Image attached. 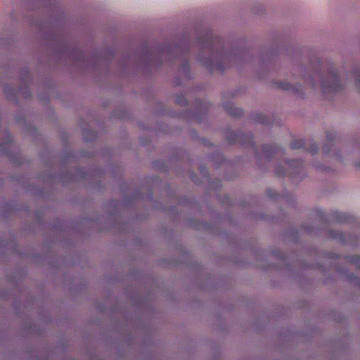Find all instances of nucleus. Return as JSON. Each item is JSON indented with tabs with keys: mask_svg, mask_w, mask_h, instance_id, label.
<instances>
[{
	"mask_svg": "<svg viewBox=\"0 0 360 360\" xmlns=\"http://www.w3.org/2000/svg\"><path fill=\"white\" fill-rule=\"evenodd\" d=\"M321 87L324 93H337L342 89L339 75L335 68H330L326 77L321 78Z\"/></svg>",
	"mask_w": 360,
	"mask_h": 360,
	"instance_id": "obj_1",
	"label": "nucleus"
},
{
	"mask_svg": "<svg viewBox=\"0 0 360 360\" xmlns=\"http://www.w3.org/2000/svg\"><path fill=\"white\" fill-rule=\"evenodd\" d=\"M219 39L212 36H209L203 43V51H208L210 54L211 58L207 61H205L206 65L213 69L215 65L212 63V58L214 56H219L222 57V53L217 49L218 44H219Z\"/></svg>",
	"mask_w": 360,
	"mask_h": 360,
	"instance_id": "obj_2",
	"label": "nucleus"
},
{
	"mask_svg": "<svg viewBox=\"0 0 360 360\" xmlns=\"http://www.w3.org/2000/svg\"><path fill=\"white\" fill-rule=\"evenodd\" d=\"M333 219L339 223H348L351 217L345 213L335 212L333 214Z\"/></svg>",
	"mask_w": 360,
	"mask_h": 360,
	"instance_id": "obj_3",
	"label": "nucleus"
},
{
	"mask_svg": "<svg viewBox=\"0 0 360 360\" xmlns=\"http://www.w3.org/2000/svg\"><path fill=\"white\" fill-rule=\"evenodd\" d=\"M225 110L227 113L233 117H240L243 115V110L240 108H236L233 105H226Z\"/></svg>",
	"mask_w": 360,
	"mask_h": 360,
	"instance_id": "obj_4",
	"label": "nucleus"
},
{
	"mask_svg": "<svg viewBox=\"0 0 360 360\" xmlns=\"http://www.w3.org/2000/svg\"><path fill=\"white\" fill-rule=\"evenodd\" d=\"M305 143L302 139H295L291 143L292 149H300L304 146Z\"/></svg>",
	"mask_w": 360,
	"mask_h": 360,
	"instance_id": "obj_5",
	"label": "nucleus"
},
{
	"mask_svg": "<svg viewBox=\"0 0 360 360\" xmlns=\"http://www.w3.org/2000/svg\"><path fill=\"white\" fill-rule=\"evenodd\" d=\"M269 147H268L266 146H265L264 147V150L265 151V153H266V156L267 157H271L274 154L277 153L278 148H274L273 149L271 148V149L269 150Z\"/></svg>",
	"mask_w": 360,
	"mask_h": 360,
	"instance_id": "obj_6",
	"label": "nucleus"
},
{
	"mask_svg": "<svg viewBox=\"0 0 360 360\" xmlns=\"http://www.w3.org/2000/svg\"><path fill=\"white\" fill-rule=\"evenodd\" d=\"M176 102L180 105H186L187 103V100L184 96L179 95L176 98Z\"/></svg>",
	"mask_w": 360,
	"mask_h": 360,
	"instance_id": "obj_7",
	"label": "nucleus"
},
{
	"mask_svg": "<svg viewBox=\"0 0 360 360\" xmlns=\"http://www.w3.org/2000/svg\"><path fill=\"white\" fill-rule=\"evenodd\" d=\"M349 261L355 264L356 266H359L360 263V257L358 255H353L349 257Z\"/></svg>",
	"mask_w": 360,
	"mask_h": 360,
	"instance_id": "obj_8",
	"label": "nucleus"
},
{
	"mask_svg": "<svg viewBox=\"0 0 360 360\" xmlns=\"http://www.w3.org/2000/svg\"><path fill=\"white\" fill-rule=\"evenodd\" d=\"M278 86L282 89L288 90L290 89L291 85L288 82H282L279 83Z\"/></svg>",
	"mask_w": 360,
	"mask_h": 360,
	"instance_id": "obj_9",
	"label": "nucleus"
},
{
	"mask_svg": "<svg viewBox=\"0 0 360 360\" xmlns=\"http://www.w3.org/2000/svg\"><path fill=\"white\" fill-rule=\"evenodd\" d=\"M335 134L333 131H328L326 133V139L328 142H331L334 140Z\"/></svg>",
	"mask_w": 360,
	"mask_h": 360,
	"instance_id": "obj_10",
	"label": "nucleus"
},
{
	"mask_svg": "<svg viewBox=\"0 0 360 360\" xmlns=\"http://www.w3.org/2000/svg\"><path fill=\"white\" fill-rule=\"evenodd\" d=\"M301 162L300 160H288L286 164L290 167H295L297 165H300Z\"/></svg>",
	"mask_w": 360,
	"mask_h": 360,
	"instance_id": "obj_11",
	"label": "nucleus"
},
{
	"mask_svg": "<svg viewBox=\"0 0 360 360\" xmlns=\"http://www.w3.org/2000/svg\"><path fill=\"white\" fill-rule=\"evenodd\" d=\"M318 149H319V148L316 145H313L310 148L308 149V150L310 153L314 154L318 151Z\"/></svg>",
	"mask_w": 360,
	"mask_h": 360,
	"instance_id": "obj_12",
	"label": "nucleus"
},
{
	"mask_svg": "<svg viewBox=\"0 0 360 360\" xmlns=\"http://www.w3.org/2000/svg\"><path fill=\"white\" fill-rule=\"evenodd\" d=\"M276 172H277V174L278 175H281V176H284L285 174L284 172H280V171H277Z\"/></svg>",
	"mask_w": 360,
	"mask_h": 360,
	"instance_id": "obj_13",
	"label": "nucleus"
},
{
	"mask_svg": "<svg viewBox=\"0 0 360 360\" xmlns=\"http://www.w3.org/2000/svg\"><path fill=\"white\" fill-rule=\"evenodd\" d=\"M216 68L218 70H221L222 67L221 66V65H216Z\"/></svg>",
	"mask_w": 360,
	"mask_h": 360,
	"instance_id": "obj_14",
	"label": "nucleus"
},
{
	"mask_svg": "<svg viewBox=\"0 0 360 360\" xmlns=\"http://www.w3.org/2000/svg\"><path fill=\"white\" fill-rule=\"evenodd\" d=\"M357 83L360 85V75L356 78Z\"/></svg>",
	"mask_w": 360,
	"mask_h": 360,
	"instance_id": "obj_15",
	"label": "nucleus"
},
{
	"mask_svg": "<svg viewBox=\"0 0 360 360\" xmlns=\"http://www.w3.org/2000/svg\"><path fill=\"white\" fill-rule=\"evenodd\" d=\"M259 121L262 123H265V120L263 119H260Z\"/></svg>",
	"mask_w": 360,
	"mask_h": 360,
	"instance_id": "obj_16",
	"label": "nucleus"
}]
</instances>
